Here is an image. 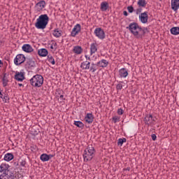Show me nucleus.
<instances>
[{
  "mask_svg": "<svg viewBox=\"0 0 179 179\" xmlns=\"http://www.w3.org/2000/svg\"><path fill=\"white\" fill-rule=\"evenodd\" d=\"M127 29H128L130 33H132L133 36L137 38H142V37L145 36V30L139 27V24H138L136 22L130 23Z\"/></svg>",
  "mask_w": 179,
  "mask_h": 179,
  "instance_id": "obj_1",
  "label": "nucleus"
},
{
  "mask_svg": "<svg viewBox=\"0 0 179 179\" xmlns=\"http://www.w3.org/2000/svg\"><path fill=\"white\" fill-rule=\"evenodd\" d=\"M0 179H15V175L9 170V164H1L0 165Z\"/></svg>",
  "mask_w": 179,
  "mask_h": 179,
  "instance_id": "obj_2",
  "label": "nucleus"
},
{
  "mask_svg": "<svg viewBox=\"0 0 179 179\" xmlns=\"http://www.w3.org/2000/svg\"><path fill=\"white\" fill-rule=\"evenodd\" d=\"M50 20V17L47 14L41 15L36 20V22L35 23V27L39 29H44L47 27L48 24V22Z\"/></svg>",
  "mask_w": 179,
  "mask_h": 179,
  "instance_id": "obj_3",
  "label": "nucleus"
},
{
  "mask_svg": "<svg viewBox=\"0 0 179 179\" xmlns=\"http://www.w3.org/2000/svg\"><path fill=\"white\" fill-rule=\"evenodd\" d=\"M94 153H96L94 147L92 145H88L83 152L84 162H90L93 157H94Z\"/></svg>",
  "mask_w": 179,
  "mask_h": 179,
  "instance_id": "obj_4",
  "label": "nucleus"
},
{
  "mask_svg": "<svg viewBox=\"0 0 179 179\" xmlns=\"http://www.w3.org/2000/svg\"><path fill=\"white\" fill-rule=\"evenodd\" d=\"M30 83L34 87H41L44 83V78L41 75L36 74L30 79Z\"/></svg>",
  "mask_w": 179,
  "mask_h": 179,
  "instance_id": "obj_5",
  "label": "nucleus"
},
{
  "mask_svg": "<svg viewBox=\"0 0 179 179\" xmlns=\"http://www.w3.org/2000/svg\"><path fill=\"white\" fill-rule=\"evenodd\" d=\"M24 61H26V57H24V55L19 54L14 59V64L15 65H17V66H19V65H22Z\"/></svg>",
  "mask_w": 179,
  "mask_h": 179,
  "instance_id": "obj_6",
  "label": "nucleus"
},
{
  "mask_svg": "<svg viewBox=\"0 0 179 179\" xmlns=\"http://www.w3.org/2000/svg\"><path fill=\"white\" fill-rule=\"evenodd\" d=\"M94 34L100 40H104V38H106V32H104V30L101 28L95 29Z\"/></svg>",
  "mask_w": 179,
  "mask_h": 179,
  "instance_id": "obj_7",
  "label": "nucleus"
},
{
  "mask_svg": "<svg viewBox=\"0 0 179 179\" xmlns=\"http://www.w3.org/2000/svg\"><path fill=\"white\" fill-rule=\"evenodd\" d=\"M144 121L147 125H155L156 124V117H153L152 115H147Z\"/></svg>",
  "mask_w": 179,
  "mask_h": 179,
  "instance_id": "obj_8",
  "label": "nucleus"
},
{
  "mask_svg": "<svg viewBox=\"0 0 179 179\" xmlns=\"http://www.w3.org/2000/svg\"><path fill=\"white\" fill-rule=\"evenodd\" d=\"M80 30H82V27L80 24H76L71 32V37H76V36L80 33Z\"/></svg>",
  "mask_w": 179,
  "mask_h": 179,
  "instance_id": "obj_9",
  "label": "nucleus"
},
{
  "mask_svg": "<svg viewBox=\"0 0 179 179\" xmlns=\"http://www.w3.org/2000/svg\"><path fill=\"white\" fill-rule=\"evenodd\" d=\"M46 5L47 3H45V1L41 0L35 5V9H36L37 12H41L45 8Z\"/></svg>",
  "mask_w": 179,
  "mask_h": 179,
  "instance_id": "obj_10",
  "label": "nucleus"
},
{
  "mask_svg": "<svg viewBox=\"0 0 179 179\" xmlns=\"http://www.w3.org/2000/svg\"><path fill=\"white\" fill-rule=\"evenodd\" d=\"M171 8L173 12L177 13L179 9V0H171Z\"/></svg>",
  "mask_w": 179,
  "mask_h": 179,
  "instance_id": "obj_11",
  "label": "nucleus"
},
{
  "mask_svg": "<svg viewBox=\"0 0 179 179\" xmlns=\"http://www.w3.org/2000/svg\"><path fill=\"white\" fill-rule=\"evenodd\" d=\"M139 20L141 23H143L144 24L148 23V20H149V15H148V12H144L143 13H141L139 15Z\"/></svg>",
  "mask_w": 179,
  "mask_h": 179,
  "instance_id": "obj_12",
  "label": "nucleus"
},
{
  "mask_svg": "<svg viewBox=\"0 0 179 179\" xmlns=\"http://www.w3.org/2000/svg\"><path fill=\"white\" fill-rule=\"evenodd\" d=\"M96 65L99 66V68H107L108 66V61L106 59H101L96 63Z\"/></svg>",
  "mask_w": 179,
  "mask_h": 179,
  "instance_id": "obj_13",
  "label": "nucleus"
},
{
  "mask_svg": "<svg viewBox=\"0 0 179 179\" xmlns=\"http://www.w3.org/2000/svg\"><path fill=\"white\" fill-rule=\"evenodd\" d=\"M22 51L24 52H33L34 49L33 47L30 45V44H24L22 47Z\"/></svg>",
  "mask_w": 179,
  "mask_h": 179,
  "instance_id": "obj_14",
  "label": "nucleus"
},
{
  "mask_svg": "<svg viewBox=\"0 0 179 179\" xmlns=\"http://www.w3.org/2000/svg\"><path fill=\"white\" fill-rule=\"evenodd\" d=\"M15 80H18V82H22L24 80V73L22 72H17L15 76Z\"/></svg>",
  "mask_w": 179,
  "mask_h": 179,
  "instance_id": "obj_15",
  "label": "nucleus"
},
{
  "mask_svg": "<svg viewBox=\"0 0 179 179\" xmlns=\"http://www.w3.org/2000/svg\"><path fill=\"white\" fill-rule=\"evenodd\" d=\"M93 120H94V117L92 113H87L85 117V121L87 124H92L93 122Z\"/></svg>",
  "mask_w": 179,
  "mask_h": 179,
  "instance_id": "obj_16",
  "label": "nucleus"
},
{
  "mask_svg": "<svg viewBox=\"0 0 179 179\" xmlns=\"http://www.w3.org/2000/svg\"><path fill=\"white\" fill-rule=\"evenodd\" d=\"M73 52H74V54H76V55H80V54L83 52V49L81 46L76 45L73 47Z\"/></svg>",
  "mask_w": 179,
  "mask_h": 179,
  "instance_id": "obj_17",
  "label": "nucleus"
},
{
  "mask_svg": "<svg viewBox=\"0 0 179 179\" xmlns=\"http://www.w3.org/2000/svg\"><path fill=\"white\" fill-rule=\"evenodd\" d=\"M120 78H127L128 76V70L125 68H122L119 70Z\"/></svg>",
  "mask_w": 179,
  "mask_h": 179,
  "instance_id": "obj_18",
  "label": "nucleus"
},
{
  "mask_svg": "<svg viewBox=\"0 0 179 179\" xmlns=\"http://www.w3.org/2000/svg\"><path fill=\"white\" fill-rule=\"evenodd\" d=\"M52 157H54L52 155H47V154H42L40 157V159L42 162H48Z\"/></svg>",
  "mask_w": 179,
  "mask_h": 179,
  "instance_id": "obj_19",
  "label": "nucleus"
},
{
  "mask_svg": "<svg viewBox=\"0 0 179 179\" xmlns=\"http://www.w3.org/2000/svg\"><path fill=\"white\" fill-rule=\"evenodd\" d=\"M97 43H93L90 45V55H93V54H96L97 52Z\"/></svg>",
  "mask_w": 179,
  "mask_h": 179,
  "instance_id": "obj_20",
  "label": "nucleus"
},
{
  "mask_svg": "<svg viewBox=\"0 0 179 179\" xmlns=\"http://www.w3.org/2000/svg\"><path fill=\"white\" fill-rule=\"evenodd\" d=\"M80 68L84 70L90 69V62L85 61L81 63Z\"/></svg>",
  "mask_w": 179,
  "mask_h": 179,
  "instance_id": "obj_21",
  "label": "nucleus"
},
{
  "mask_svg": "<svg viewBox=\"0 0 179 179\" xmlns=\"http://www.w3.org/2000/svg\"><path fill=\"white\" fill-rule=\"evenodd\" d=\"M38 54L40 57H47L48 55V50L45 48L38 50Z\"/></svg>",
  "mask_w": 179,
  "mask_h": 179,
  "instance_id": "obj_22",
  "label": "nucleus"
},
{
  "mask_svg": "<svg viewBox=\"0 0 179 179\" xmlns=\"http://www.w3.org/2000/svg\"><path fill=\"white\" fill-rule=\"evenodd\" d=\"M108 3H107L106 1L101 3V10H102V12H106V10L108 9Z\"/></svg>",
  "mask_w": 179,
  "mask_h": 179,
  "instance_id": "obj_23",
  "label": "nucleus"
},
{
  "mask_svg": "<svg viewBox=\"0 0 179 179\" xmlns=\"http://www.w3.org/2000/svg\"><path fill=\"white\" fill-rule=\"evenodd\" d=\"M62 31L59 30L58 29H56L53 31V36L54 37H56L57 38L61 37V36H62Z\"/></svg>",
  "mask_w": 179,
  "mask_h": 179,
  "instance_id": "obj_24",
  "label": "nucleus"
},
{
  "mask_svg": "<svg viewBox=\"0 0 179 179\" xmlns=\"http://www.w3.org/2000/svg\"><path fill=\"white\" fill-rule=\"evenodd\" d=\"M13 154L12 153H7L4 155V160L6 162H10V160H13Z\"/></svg>",
  "mask_w": 179,
  "mask_h": 179,
  "instance_id": "obj_25",
  "label": "nucleus"
},
{
  "mask_svg": "<svg viewBox=\"0 0 179 179\" xmlns=\"http://www.w3.org/2000/svg\"><path fill=\"white\" fill-rule=\"evenodd\" d=\"M97 69H99V66L97 64H96L94 63H92L91 66H90L89 70L90 72L94 73L96 71H97Z\"/></svg>",
  "mask_w": 179,
  "mask_h": 179,
  "instance_id": "obj_26",
  "label": "nucleus"
},
{
  "mask_svg": "<svg viewBox=\"0 0 179 179\" xmlns=\"http://www.w3.org/2000/svg\"><path fill=\"white\" fill-rule=\"evenodd\" d=\"M171 34H173L174 36H177L179 34V27H175L171 29Z\"/></svg>",
  "mask_w": 179,
  "mask_h": 179,
  "instance_id": "obj_27",
  "label": "nucleus"
},
{
  "mask_svg": "<svg viewBox=\"0 0 179 179\" xmlns=\"http://www.w3.org/2000/svg\"><path fill=\"white\" fill-rule=\"evenodd\" d=\"M2 82L3 87H6V86H8V83L9 82V80L6 78V73H3Z\"/></svg>",
  "mask_w": 179,
  "mask_h": 179,
  "instance_id": "obj_28",
  "label": "nucleus"
},
{
  "mask_svg": "<svg viewBox=\"0 0 179 179\" xmlns=\"http://www.w3.org/2000/svg\"><path fill=\"white\" fill-rule=\"evenodd\" d=\"M48 47L50 48V50H53L55 51L57 50V42L52 41L50 43L48 44Z\"/></svg>",
  "mask_w": 179,
  "mask_h": 179,
  "instance_id": "obj_29",
  "label": "nucleus"
},
{
  "mask_svg": "<svg viewBox=\"0 0 179 179\" xmlns=\"http://www.w3.org/2000/svg\"><path fill=\"white\" fill-rule=\"evenodd\" d=\"M74 125H76V127H78V128H81V129H83L85 127V124H83V122H82L80 121H75Z\"/></svg>",
  "mask_w": 179,
  "mask_h": 179,
  "instance_id": "obj_30",
  "label": "nucleus"
},
{
  "mask_svg": "<svg viewBox=\"0 0 179 179\" xmlns=\"http://www.w3.org/2000/svg\"><path fill=\"white\" fill-rule=\"evenodd\" d=\"M138 6H141L142 8H145L146 6V1L145 0H138Z\"/></svg>",
  "mask_w": 179,
  "mask_h": 179,
  "instance_id": "obj_31",
  "label": "nucleus"
},
{
  "mask_svg": "<svg viewBox=\"0 0 179 179\" xmlns=\"http://www.w3.org/2000/svg\"><path fill=\"white\" fill-rule=\"evenodd\" d=\"M48 61L52 64V65H55V60L52 56L48 55Z\"/></svg>",
  "mask_w": 179,
  "mask_h": 179,
  "instance_id": "obj_32",
  "label": "nucleus"
},
{
  "mask_svg": "<svg viewBox=\"0 0 179 179\" xmlns=\"http://www.w3.org/2000/svg\"><path fill=\"white\" fill-rule=\"evenodd\" d=\"M124 142H127V138H119L117 142L118 146H122Z\"/></svg>",
  "mask_w": 179,
  "mask_h": 179,
  "instance_id": "obj_33",
  "label": "nucleus"
},
{
  "mask_svg": "<svg viewBox=\"0 0 179 179\" xmlns=\"http://www.w3.org/2000/svg\"><path fill=\"white\" fill-rule=\"evenodd\" d=\"M121 83H124V82L120 81V83L116 85L117 90H122V84H121Z\"/></svg>",
  "mask_w": 179,
  "mask_h": 179,
  "instance_id": "obj_34",
  "label": "nucleus"
},
{
  "mask_svg": "<svg viewBox=\"0 0 179 179\" xmlns=\"http://www.w3.org/2000/svg\"><path fill=\"white\" fill-rule=\"evenodd\" d=\"M1 99L4 100L5 103H9V96L5 94Z\"/></svg>",
  "mask_w": 179,
  "mask_h": 179,
  "instance_id": "obj_35",
  "label": "nucleus"
},
{
  "mask_svg": "<svg viewBox=\"0 0 179 179\" xmlns=\"http://www.w3.org/2000/svg\"><path fill=\"white\" fill-rule=\"evenodd\" d=\"M65 101V98H64V95H60L59 97L58 98V101L59 103H64Z\"/></svg>",
  "mask_w": 179,
  "mask_h": 179,
  "instance_id": "obj_36",
  "label": "nucleus"
},
{
  "mask_svg": "<svg viewBox=\"0 0 179 179\" xmlns=\"http://www.w3.org/2000/svg\"><path fill=\"white\" fill-rule=\"evenodd\" d=\"M27 64L28 65H29L30 66H34L35 65V63H34V61L31 60V59H29L27 61Z\"/></svg>",
  "mask_w": 179,
  "mask_h": 179,
  "instance_id": "obj_37",
  "label": "nucleus"
},
{
  "mask_svg": "<svg viewBox=\"0 0 179 179\" xmlns=\"http://www.w3.org/2000/svg\"><path fill=\"white\" fill-rule=\"evenodd\" d=\"M127 10H128V12L129 13H132V12H134V7L133 6H128Z\"/></svg>",
  "mask_w": 179,
  "mask_h": 179,
  "instance_id": "obj_38",
  "label": "nucleus"
},
{
  "mask_svg": "<svg viewBox=\"0 0 179 179\" xmlns=\"http://www.w3.org/2000/svg\"><path fill=\"white\" fill-rule=\"evenodd\" d=\"M117 114L119 115H122V114H124V110H122V108H119L117 110Z\"/></svg>",
  "mask_w": 179,
  "mask_h": 179,
  "instance_id": "obj_39",
  "label": "nucleus"
},
{
  "mask_svg": "<svg viewBox=\"0 0 179 179\" xmlns=\"http://www.w3.org/2000/svg\"><path fill=\"white\" fill-rule=\"evenodd\" d=\"M20 166H22V167H24L26 166V161L24 160H22L20 162Z\"/></svg>",
  "mask_w": 179,
  "mask_h": 179,
  "instance_id": "obj_40",
  "label": "nucleus"
},
{
  "mask_svg": "<svg viewBox=\"0 0 179 179\" xmlns=\"http://www.w3.org/2000/svg\"><path fill=\"white\" fill-rule=\"evenodd\" d=\"M151 138H152V141H156L157 136H156V134H152Z\"/></svg>",
  "mask_w": 179,
  "mask_h": 179,
  "instance_id": "obj_41",
  "label": "nucleus"
},
{
  "mask_svg": "<svg viewBox=\"0 0 179 179\" xmlns=\"http://www.w3.org/2000/svg\"><path fill=\"white\" fill-rule=\"evenodd\" d=\"M113 120L114 122L115 123V122H117V121H118V117L117 116H115L113 117Z\"/></svg>",
  "mask_w": 179,
  "mask_h": 179,
  "instance_id": "obj_42",
  "label": "nucleus"
},
{
  "mask_svg": "<svg viewBox=\"0 0 179 179\" xmlns=\"http://www.w3.org/2000/svg\"><path fill=\"white\" fill-rule=\"evenodd\" d=\"M123 15L124 16H128V12H127V10L123 11Z\"/></svg>",
  "mask_w": 179,
  "mask_h": 179,
  "instance_id": "obj_43",
  "label": "nucleus"
},
{
  "mask_svg": "<svg viewBox=\"0 0 179 179\" xmlns=\"http://www.w3.org/2000/svg\"><path fill=\"white\" fill-rule=\"evenodd\" d=\"M3 94H2V92H1V94H0L1 99H3Z\"/></svg>",
  "mask_w": 179,
  "mask_h": 179,
  "instance_id": "obj_44",
  "label": "nucleus"
},
{
  "mask_svg": "<svg viewBox=\"0 0 179 179\" xmlns=\"http://www.w3.org/2000/svg\"><path fill=\"white\" fill-rule=\"evenodd\" d=\"M18 86H20V87H22V86H23V84L19 83V84H18Z\"/></svg>",
  "mask_w": 179,
  "mask_h": 179,
  "instance_id": "obj_45",
  "label": "nucleus"
},
{
  "mask_svg": "<svg viewBox=\"0 0 179 179\" xmlns=\"http://www.w3.org/2000/svg\"><path fill=\"white\" fill-rule=\"evenodd\" d=\"M1 65H3V64L2 63V60H0V66Z\"/></svg>",
  "mask_w": 179,
  "mask_h": 179,
  "instance_id": "obj_46",
  "label": "nucleus"
},
{
  "mask_svg": "<svg viewBox=\"0 0 179 179\" xmlns=\"http://www.w3.org/2000/svg\"><path fill=\"white\" fill-rule=\"evenodd\" d=\"M128 171H129V168H127Z\"/></svg>",
  "mask_w": 179,
  "mask_h": 179,
  "instance_id": "obj_47",
  "label": "nucleus"
},
{
  "mask_svg": "<svg viewBox=\"0 0 179 179\" xmlns=\"http://www.w3.org/2000/svg\"><path fill=\"white\" fill-rule=\"evenodd\" d=\"M0 94H1V89H0Z\"/></svg>",
  "mask_w": 179,
  "mask_h": 179,
  "instance_id": "obj_48",
  "label": "nucleus"
}]
</instances>
